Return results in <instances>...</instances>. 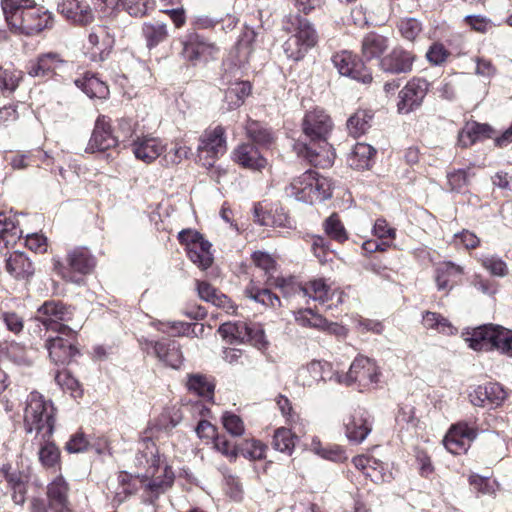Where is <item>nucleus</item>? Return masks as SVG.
I'll return each instance as SVG.
<instances>
[{
	"label": "nucleus",
	"mask_w": 512,
	"mask_h": 512,
	"mask_svg": "<svg viewBox=\"0 0 512 512\" xmlns=\"http://www.w3.org/2000/svg\"><path fill=\"white\" fill-rule=\"evenodd\" d=\"M333 127L334 123L324 109L307 111L301 123L302 133L293 145L295 153L314 166L331 163L335 158L329 143Z\"/></svg>",
	"instance_id": "nucleus-1"
},
{
	"label": "nucleus",
	"mask_w": 512,
	"mask_h": 512,
	"mask_svg": "<svg viewBox=\"0 0 512 512\" xmlns=\"http://www.w3.org/2000/svg\"><path fill=\"white\" fill-rule=\"evenodd\" d=\"M1 7L15 34L33 36L51 27L53 22L52 14L34 0H1Z\"/></svg>",
	"instance_id": "nucleus-2"
},
{
	"label": "nucleus",
	"mask_w": 512,
	"mask_h": 512,
	"mask_svg": "<svg viewBox=\"0 0 512 512\" xmlns=\"http://www.w3.org/2000/svg\"><path fill=\"white\" fill-rule=\"evenodd\" d=\"M174 483V473L170 467L164 465L163 478H139L121 471L117 476V486L114 489V502L121 504L139 489H143V501L155 505V501L164 494Z\"/></svg>",
	"instance_id": "nucleus-3"
},
{
	"label": "nucleus",
	"mask_w": 512,
	"mask_h": 512,
	"mask_svg": "<svg viewBox=\"0 0 512 512\" xmlns=\"http://www.w3.org/2000/svg\"><path fill=\"white\" fill-rule=\"evenodd\" d=\"M56 424V408L51 400L37 391L26 399L23 425L26 433L36 432L40 437H52Z\"/></svg>",
	"instance_id": "nucleus-4"
},
{
	"label": "nucleus",
	"mask_w": 512,
	"mask_h": 512,
	"mask_svg": "<svg viewBox=\"0 0 512 512\" xmlns=\"http://www.w3.org/2000/svg\"><path fill=\"white\" fill-rule=\"evenodd\" d=\"M285 194L305 203L323 202L332 196L331 184L327 178L309 169L285 187Z\"/></svg>",
	"instance_id": "nucleus-5"
},
{
	"label": "nucleus",
	"mask_w": 512,
	"mask_h": 512,
	"mask_svg": "<svg viewBox=\"0 0 512 512\" xmlns=\"http://www.w3.org/2000/svg\"><path fill=\"white\" fill-rule=\"evenodd\" d=\"M466 341L475 351L497 350L512 358V330L503 326L485 324L474 328Z\"/></svg>",
	"instance_id": "nucleus-6"
},
{
	"label": "nucleus",
	"mask_w": 512,
	"mask_h": 512,
	"mask_svg": "<svg viewBox=\"0 0 512 512\" xmlns=\"http://www.w3.org/2000/svg\"><path fill=\"white\" fill-rule=\"evenodd\" d=\"M96 266V259L86 247H76L66 256V264L54 260V270L67 282L81 284L83 276L90 274Z\"/></svg>",
	"instance_id": "nucleus-7"
},
{
	"label": "nucleus",
	"mask_w": 512,
	"mask_h": 512,
	"mask_svg": "<svg viewBox=\"0 0 512 512\" xmlns=\"http://www.w3.org/2000/svg\"><path fill=\"white\" fill-rule=\"evenodd\" d=\"M37 314V319L47 331H53L66 337H72L76 334L75 330L64 323L73 318L74 311L71 306L64 304L62 301H45L38 308Z\"/></svg>",
	"instance_id": "nucleus-8"
},
{
	"label": "nucleus",
	"mask_w": 512,
	"mask_h": 512,
	"mask_svg": "<svg viewBox=\"0 0 512 512\" xmlns=\"http://www.w3.org/2000/svg\"><path fill=\"white\" fill-rule=\"evenodd\" d=\"M379 377L380 371L375 361L365 356H359L351 363L346 374L336 371L335 382L347 386L357 383L360 388H367L377 384Z\"/></svg>",
	"instance_id": "nucleus-9"
},
{
	"label": "nucleus",
	"mask_w": 512,
	"mask_h": 512,
	"mask_svg": "<svg viewBox=\"0 0 512 512\" xmlns=\"http://www.w3.org/2000/svg\"><path fill=\"white\" fill-rule=\"evenodd\" d=\"M227 151L226 130L217 125L206 129L199 137L197 147L199 161L206 168L214 166L215 161Z\"/></svg>",
	"instance_id": "nucleus-10"
},
{
	"label": "nucleus",
	"mask_w": 512,
	"mask_h": 512,
	"mask_svg": "<svg viewBox=\"0 0 512 512\" xmlns=\"http://www.w3.org/2000/svg\"><path fill=\"white\" fill-rule=\"evenodd\" d=\"M0 473L3 475L7 486L12 491V500L17 505H23L26 501L28 483L32 476V468L23 460L15 466L11 463H3L0 466Z\"/></svg>",
	"instance_id": "nucleus-11"
},
{
	"label": "nucleus",
	"mask_w": 512,
	"mask_h": 512,
	"mask_svg": "<svg viewBox=\"0 0 512 512\" xmlns=\"http://www.w3.org/2000/svg\"><path fill=\"white\" fill-rule=\"evenodd\" d=\"M331 61L342 76L350 77L363 84L372 82V73L364 63L351 51L343 50L335 53Z\"/></svg>",
	"instance_id": "nucleus-12"
},
{
	"label": "nucleus",
	"mask_w": 512,
	"mask_h": 512,
	"mask_svg": "<svg viewBox=\"0 0 512 512\" xmlns=\"http://www.w3.org/2000/svg\"><path fill=\"white\" fill-rule=\"evenodd\" d=\"M429 86V82L424 78L410 79L399 92L398 112L408 114L419 108L429 91Z\"/></svg>",
	"instance_id": "nucleus-13"
},
{
	"label": "nucleus",
	"mask_w": 512,
	"mask_h": 512,
	"mask_svg": "<svg viewBox=\"0 0 512 512\" xmlns=\"http://www.w3.org/2000/svg\"><path fill=\"white\" fill-rule=\"evenodd\" d=\"M416 59L417 56L412 50L397 45L389 53L382 56L378 66L384 73L394 75L408 74L413 70Z\"/></svg>",
	"instance_id": "nucleus-14"
},
{
	"label": "nucleus",
	"mask_w": 512,
	"mask_h": 512,
	"mask_svg": "<svg viewBox=\"0 0 512 512\" xmlns=\"http://www.w3.org/2000/svg\"><path fill=\"white\" fill-rule=\"evenodd\" d=\"M120 143V135H115L110 119L100 115L96 119L92 135L85 151L87 153L104 152L116 147Z\"/></svg>",
	"instance_id": "nucleus-15"
},
{
	"label": "nucleus",
	"mask_w": 512,
	"mask_h": 512,
	"mask_svg": "<svg viewBox=\"0 0 512 512\" xmlns=\"http://www.w3.org/2000/svg\"><path fill=\"white\" fill-rule=\"evenodd\" d=\"M134 463L135 466L145 469L146 472L143 475L144 478H163V472L160 475H156L157 472L161 469V459L156 444L150 438H143L139 443V448L135 455ZM163 470L164 468L162 471Z\"/></svg>",
	"instance_id": "nucleus-16"
},
{
	"label": "nucleus",
	"mask_w": 512,
	"mask_h": 512,
	"mask_svg": "<svg viewBox=\"0 0 512 512\" xmlns=\"http://www.w3.org/2000/svg\"><path fill=\"white\" fill-rule=\"evenodd\" d=\"M343 424L347 439L351 443L360 444L371 433L373 418L368 411L358 408L343 420Z\"/></svg>",
	"instance_id": "nucleus-17"
},
{
	"label": "nucleus",
	"mask_w": 512,
	"mask_h": 512,
	"mask_svg": "<svg viewBox=\"0 0 512 512\" xmlns=\"http://www.w3.org/2000/svg\"><path fill=\"white\" fill-rule=\"evenodd\" d=\"M46 497L51 512H74L70 500V486L63 476H57L48 483Z\"/></svg>",
	"instance_id": "nucleus-18"
},
{
	"label": "nucleus",
	"mask_w": 512,
	"mask_h": 512,
	"mask_svg": "<svg viewBox=\"0 0 512 512\" xmlns=\"http://www.w3.org/2000/svg\"><path fill=\"white\" fill-rule=\"evenodd\" d=\"M477 431L467 422L461 421L452 425L444 437L445 448L452 454L466 452L470 443L476 439Z\"/></svg>",
	"instance_id": "nucleus-19"
},
{
	"label": "nucleus",
	"mask_w": 512,
	"mask_h": 512,
	"mask_svg": "<svg viewBox=\"0 0 512 512\" xmlns=\"http://www.w3.org/2000/svg\"><path fill=\"white\" fill-rule=\"evenodd\" d=\"M114 37L109 33L108 28L97 26L92 29L88 36V55L93 62H102L107 59L113 46Z\"/></svg>",
	"instance_id": "nucleus-20"
},
{
	"label": "nucleus",
	"mask_w": 512,
	"mask_h": 512,
	"mask_svg": "<svg viewBox=\"0 0 512 512\" xmlns=\"http://www.w3.org/2000/svg\"><path fill=\"white\" fill-rule=\"evenodd\" d=\"M92 0H60L59 13L68 21L77 25H88L94 20Z\"/></svg>",
	"instance_id": "nucleus-21"
},
{
	"label": "nucleus",
	"mask_w": 512,
	"mask_h": 512,
	"mask_svg": "<svg viewBox=\"0 0 512 512\" xmlns=\"http://www.w3.org/2000/svg\"><path fill=\"white\" fill-rule=\"evenodd\" d=\"M233 162L243 169L254 172L262 171L268 164L267 159L253 143H241L232 151Z\"/></svg>",
	"instance_id": "nucleus-22"
},
{
	"label": "nucleus",
	"mask_w": 512,
	"mask_h": 512,
	"mask_svg": "<svg viewBox=\"0 0 512 512\" xmlns=\"http://www.w3.org/2000/svg\"><path fill=\"white\" fill-rule=\"evenodd\" d=\"M72 337L57 334L55 337L50 336L46 340V348L49 352V357L56 365H66L78 353L77 348L74 346Z\"/></svg>",
	"instance_id": "nucleus-23"
},
{
	"label": "nucleus",
	"mask_w": 512,
	"mask_h": 512,
	"mask_svg": "<svg viewBox=\"0 0 512 512\" xmlns=\"http://www.w3.org/2000/svg\"><path fill=\"white\" fill-rule=\"evenodd\" d=\"M335 373L328 362L313 360L298 371L297 381L302 386H312L318 381H335Z\"/></svg>",
	"instance_id": "nucleus-24"
},
{
	"label": "nucleus",
	"mask_w": 512,
	"mask_h": 512,
	"mask_svg": "<svg viewBox=\"0 0 512 512\" xmlns=\"http://www.w3.org/2000/svg\"><path fill=\"white\" fill-rule=\"evenodd\" d=\"M182 45V55L190 62L198 61L201 57L210 55L215 50L213 43L195 32L186 34L183 37Z\"/></svg>",
	"instance_id": "nucleus-25"
},
{
	"label": "nucleus",
	"mask_w": 512,
	"mask_h": 512,
	"mask_svg": "<svg viewBox=\"0 0 512 512\" xmlns=\"http://www.w3.org/2000/svg\"><path fill=\"white\" fill-rule=\"evenodd\" d=\"M493 135L494 130L489 124L468 121L458 133V145L468 148L478 141L492 138Z\"/></svg>",
	"instance_id": "nucleus-26"
},
{
	"label": "nucleus",
	"mask_w": 512,
	"mask_h": 512,
	"mask_svg": "<svg viewBox=\"0 0 512 512\" xmlns=\"http://www.w3.org/2000/svg\"><path fill=\"white\" fill-rule=\"evenodd\" d=\"M65 61L58 53L48 52L41 54L36 60L27 64V72L32 77H50L56 73Z\"/></svg>",
	"instance_id": "nucleus-27"
},
{
	"label": "nucleus",
	"mask_w": 512,
	"mask_h": 512,
	"mask_svg": "<svg viewBox=\"0 0 512 512\" xmlns=\"http://www.w3.org/2000/svg\"><path fill=\"white\" fill-rule=\"evenodd\" d=\"M157 358L171 368L178 369L183 363L180 344L173 339L151 342Z\"/></svg>",
	"instance_id": "nucleus-28"
},
{
	"label": "nucleus",
	"mask_w": 512,
	"mask_h": 512,
	"mask_svg": "<svg viewBox=\"0 0 512 512\" xmlns=\"http://www.w3.org/2000/svg\"><path fill=\"white\" fill-rule=\"evenodd\" d=\"M164 148L159 139L148 136L137 137L132 143L135 157L145 163L156 160L163 153Z\"/></svg>",
	"instance_id": "nucleus-29"
},
{
	"label": "nucleus",
	"mask_w": 512,
	"mask_h": 512,
	"mask_svg": "<svg viewBox=\"0 0 512 512\" xmlns=\"http://www.w3.org/2000/svg\"><path fill=\"white\" fill-rule=\"evenodd\" d=\"M389 47V39L381 34L370 32L367 33L361 41V54L363 59L371 61L380 59Z\"/></svg>",
	"instance_id": "nucleus-30"
},
{
	"label": "nucleus",
	"mask_w": 512,
	"mask_h": 512,
	"mask_svg": "<svg viewBox=\"0 0 512 512\" xmlns=\"http://www.w3.org/2000/svg\"><path fill=\"white\" fill-rule=\"evenodd\" d=\"M252 260L258 268L264 271L267 286L283 288L286 285L287 280L285 278L274 275L277 264L271 255L266 252L256 251L252 254Z\"/></svg>",
	"instance_id": "nucleus-31"
},
{
	"label": "nucleus",
	"mask_w": 512,
	"mask_h": 512,
	"mask_svg": "<svg viewBox=\"0 0 512 512\" xmlns=\"http://www.w3.org/2000/svg\"><path fill=\"white\" fill-rule=\"evenodd\" d=\"M256 36L257 33L253 28H244L234 47L235 65L243 67L249 62L250 57L254 51Z\"/></svg>",
	"instance_id": "nucleus-32"
},
{
	"label": "nucleus",
	"mask_w": 512,
	"mask_h": 512,
	"mask_svg": "<svg viewBox=\"0 0 512 512\" xmlns=\"http://www.w3.org/2000/svg\"><path fill=\"white\" fill-rule=\"evenodd\" d=\"M6 270L17 279H28L34 274V266L25 253L14 251L6 260Z\"/></svg>",
	"instance_id": "nucleus-33"
},
{
	"label": "nucleus",
	"mask_w": 512,
	"mask_h": 512,
	"mask_svg": "<svg viewBox=\"0 0 512 512\" xmlns=\"http://www.w3.org/2000/svg\"><path fill=\"white\" fill-rule=\"evenodd\" d=\"M463 274V268L451 261L441 263L436 269L435 281L438 290L452 289L457 278Z\"/></svg>",
	"instance_id": "nucleus-34"
},
{
	"label": "nucleus",
	"mask_w": 512,
	"mask_h": 512,
	"mask_svg": "<svg viewBox=\"0 0 512 512\" xmlns=\"http://www.w3.org/2000/svg\"><path fill=\"white\" fill-rule=\"evenodd\" d=\"M74 83L90 98L104 99L109 94L106 83L88 72L83 77L75 79Z\"/></svg>",
	"instance_id": "nucleus-35"
},
{
	"label": "nucleus",
	"mask_w": 512,
	"mask_h": 512,
	"mask_svg": "<svg viewBox=\"0 0 512 512\" xmlns=\"http://www.w3.org/2000/svg\"><path fill=\"white\" fill-rule=\"evenodd\" d=\"M422 325L428 330H435L438 333L451 336L457 334V328L442 314L432 311H425L422 315Z\"/></svg>",
	"instance_id": "nucleus-36"
},
{
	"label": "nucleus",
	"mask_w": 512,
	"mask_h": 512,
	"mask_svg": "<svg viewBox=\"0 0 512 512\" xmlns=\"http://www.w3.org/2000/svg\"><path fill=\"white\" fill-rule=\"evenodd\" d=\"M251 84L248 81H239L232 83L225 91L224 102L227 104V110L239 108L249 96Z\"/></svg>",
	"instance_id": "nucleus-37"
},
{
	"label": "nucleus",
	"mask_w": 512,
	"mask_h": 512,
	"mask_svg": "<svg viewBox=\"0 0 512 512\" xmlns=\"http://www.w3.org/2000/svg\"><path fill=\"white\" fill-rule=\"evenodd\" d=\"M247 137L256 146H269L274 140L273 133L264 124L259 121L248 119L245 124Z\"/></svg>",
	"instance_id": "nucleus-38"
},
{
	"label": "nucleus",
	"mask_w": 512,
	"mask_h": 512,
	"mask_svg": "<svg viewBox=\"0 0 512 512\" xmlns=\"http://www.w3.org/2000/svg\"><path fill=\"white\" fill-rule=\"evenodd\" d=\"M375 153L376 150L371 145L366 143H357L348 156V164L353 169H367L369 168L370 162Z\"/></svg>",
	"instance_id": "nucleus-39"
},
{
	"label": "nucleus",
	"mask_w": 512,
	"mask_h": 512,
	"mask_svg": "<svg viewBox=\"0 0 512 512\" xmlns=\"http://www.w3.org/2000/svg\"><path fill=\"white\" fill-rule=\"evenodd\" d=\"M296 322L303 327L317 328L336 332L340 327L337 324H329L321 315L313 312L312 309L299 310L295 314Z\"/></svg>",
	"instance_id": "nucleus-40"
},
{
	"label": "nucleus",
	"mask_w": 512,
	"mask_h": 512,
	"mask_svg": "<svg viewBox=\"0 0 512 512\" xmlns=\"http://www.w3.org/2000/svg\"><path fill=\"white\" fill-rule=\"evenodd\" d=\"M52 437H40L38 457L40 463L46 468L60 466V450L51 440Z\"/></svg>",
	"instance_id": "nucleus-41"
},
{
	"label": "nucleus",
	"mask_w": 512,
	"mask_h": 512,
	"mask_svg": "<svg viewBox=\"0 0 512 512\" xmlns=\"http://www.w3.org/2000/svg\"><path fill=\"white\" fill-rule=\"evenodd\" d=\"M211 246V243L202 236V239L197 242V246L188 250L189 259L199 268L207 269L213 262Z\"/></svg>",
	"instance_id": "nucleus-42"
},
{
	"label": "nucleus",
	"mask_w": 512,
	"mask_h": 512,
	"mask_svg": "<svg viewBox=\"0 0 512 512\" xmlns=\"http://www.w3.org/2000/svg\"><path fill=\"white\" fill-rule=\"evenodd\" d=\"M21 230L13 217L0 213V246L4 247L16 242L20 238Z\"/></svg>",
	"instance_id": "nucleus-43"
},
{
	"label": "nucleus",
	"mask_w": 512,
	"mask_h": 512,
	"mask_svg": "<svg viewBox=\"0 0 512 512\" xmlns=\"http://www.w3.org/2000/svg\"><path fill=\"white\" fill-rule=\"evenodd\" d=\"M373 115L367 110H358L347 120V129L353 137H359L371 127Z\"/></svg>",
	"instance_id": "nucleus-44"
},
{
	"label": "nucleus",
	"mask_w": 512,
	"mask_h": 512,
	"mask_svg": "<svg viewBox=\"0 0 512 512\" xmlns=\"http://www.w3.org/2000/svg\"><path fill=\"white\" fill-rule=\"evenodd\" d=\"M142 34L146 40L147 47L150 49L163 42L168 36L166 25L159 21L144 23Z\"/></svg>",
	"instance_id": "nucleus-45"
},
{
	"label": "nucleus",
	"mask_w": 512,
	"mask_h": 512,
	"mask_svg": "<svg viewBox=\"0 0 512 512\" xmlns=\"http://www.w3.org/2000/svg\"><path fill=\"white\" fill-rule=\"evenodd\" d=\"M469 485L477 497L481 496H495L499 488L496 480L489 477H483L478 474H472L468 479Z\"/></svg>",
	"instance_id": "nucleus-46"
},
{
	"label": "nucleus",
	"mask_w": 512,
	"mask_h": 512,
	"mask_svg": "<svg viewBox=\"0 0 512 512\" xmlns=\"http://www.w3.org/2000/svg\"><path fill=\"white\" fill-rule=\"evenodd\" d=\"M297 436L292 433L288 428L281 427L275 430L273 435L272 446L275 450L291 455Z\"/></svg>",
	"instance_id": "nucleus-47"
},
{
	"label": "nucleus",
	"mask_w": 512,
	"mask_h": 512,
	"mask_svg": "<svg viewBox=\"0 0 512 512\" xmlns=\"http://www.w3.org/2000/svg\"><path fill=\"white\" fill-rule=\"evenodd\" d=\"M323 228L326 235L338 243H344L348 239L347 231L336 213L325 219Z\"/></svg>",
	"instance_id": "nucleus-48"
},
{
	"label": "nucleus",
	"mask_w": 512,
	"mask_h": 512,
	"mask_svg": "<svg viewBox=\"0 0 512 512\" xmlns=\"http://www.w3.org/2000/svg\"><path fill=\"white\" fill-rule=\"evenodd\" d=\"M218 332L225 339L245 342L248 335V324L243 321L225 322L220 325Z\"/></svg>",
	"instance_id": "nucleus-49"
},
{
	"label": "nucleus",
	"mask_w": 512,
	"mask_h": 512,
	"mask_svg": "<svg viewBox=\"0 0 512 512\" xmlns=\"http://www.w3.org/2000/svg\"><path fill=\"white\" fill-rule=\"evenodd\" d=\"M295 38L306 48L311 49L317 43V33L312 24L305 18H297V32Z\"/></svg>",
	"instance_id": "nucleus-50"
},
{
	"label": "nucleus",
	"mask_w": 512,
	"mask_h": 512,
	"mask_svg": "<svg viewBox=\"0 0 512 512\" xmlns=\"http://www.w3.org/2000/svg\"><path fill=\"white\" fill-rule=\"evenodd\" d=\"M187 388L201 397H211L214 392V385L200 374H191L188 377Z\"/></svg>",
	"instance_id": "nucleus-51"
},
{
	"label": "nucleus",
	"mask_w": 512,
	"mask_h": 512,
	"mask_svg": "<svg viewBox=\"0 0 512 512\" xmlns=\"http://www.w3.org/2000/svg\"><path fill=\"white\" fill-rule=\"evenodd\" d=\"M305 296L313 300L325 302L328 300L329 287L323 279H314L301 287Z\"/></svg>",
	"instance_id": "nucleus-52"
},
{
	"label": "nucleus",
	"mask_w": 512,
	"mask_h": 512,
	"mask_svg": "<svg viewBox=\"0 0 512 512\" xmlns=\"http://www.w3.org/2000/svg\"><path fill=\"white\" fill-rule=\"evenodd\" d=\"M397 28L405 40L413 42L422 31V23L414 17H407L398 21Z\"/></svg>",
	"instance_id": "nucleus-53"
},
{
	"label": "nucleus",
	"mask_w": 512,
	"mask_h": 512,
	"mask_svg": "<svg viewBox=\"0 0 512 512\" xmlns=\"http://www.w3.org/2000/svg\"><path fill=\"white\" fill-rule=\"evenodd\" d=\"M248 296L266 306L276 307L280 306L279 297L273 293L270 288H257L255 286H251L247 288Z\"/></svg>",
	"instance_id": "nucleus-54"
},
{
	"label": "nucleus",
	"mask_w": 512,
	"mask_h": 512,
	"mask_svg": "<svg viewBox=\"0 0 512 512\" xmlns=\"http://www.w3.org/2000/svg\"><path fill=\"white\" fill-rule=\"evenodd\" d=\"M22 80V72L0 67V89L3 93H13Z\"/></svg>",
	"instance_id": "nucleus-55"
},
{
	"label": "nucleus",
	"mask_w": 512,
	"mask_h": 512,
	"mask_svg": "<svg viewBox=\"0 0 512 512\" xmlns=\"http://www.w3.org/2000/svg\"><path fill=\"white\" fill-rule=\"evenodd\" d=\"M267 446L259 440H246L240 447V454L250 460L265 458Z\"/></svg>",
	"instance_id": "nucleus-56"
},
{
	"label": "nucleus",
	"mask_w": 512,
	"mask_h": 512,
	"mask_svg": "<svg viewBox=\"0 0 512 512\" xmlns=\"http://www.w3.org/2000/svg\"><path fill=\"white\" fill-rule=\"evenodd\" d=\"M482 266L493 276L504 277L508 273L506 263L495 255H483L480 258Z\"/></svg>",
	"instance_id": "nucleus-57"
},
{
	"label": "nucleus",
	"mask_w": 512,
	"mask_h": 512,
	"mask_svg": "<svg viewBox=\"0 0 512 512\" xmlns=\"http://www.w3.org/2000/svg\"><path fill=\"white\" fill-rule=\"evenodd\" d=\"M450 51L440 42L432 43L427 52L426 59L433 66H441L450 56Z\"/></svg>",
	"instance_id": "nucleus-58"
},
{
	"label": "nucleus",
	"mask_w": 512,
	"mask_h": 512,
	"mask_svg": "<svg viewBox=\"0 0 512 512\" xmlns=\"http://www.w3.org/2000/svg\"><path fill=\"white\" fill-rule=\"evenodd\" d=\"M286 56L294 61H299L304 58L308 52L299 39L297 40L294 35L290 36L283 45Z\"/></svg>",
	"instance_id": "nucleus-59"
},
{
	"label": "nucleus",
	"mask_w": 512,
	"mask_h": 512,
	"mask_svg": "<svg viewBox=\"0 0 512 512\" xmlns=\"http://www.w3.org/2000/svg\"><path fill=\"white\" fill-rule=\"evenodd\" d=\"M396 423L402 428L416 427L415 408L411 404H401L396 415Z\"/></svg>",
	"instance_id": "nucleus-60"
},
{
	"label": "nucleus",
	"mask_w": 512,
	"mask_h": 512,
	"mask_svg": "<svg viewBox=\"0 0 512 512\" xmlns=\"http://www.w3.org/2000/svg\"><path fill=\"white\" fill-rule=\"evenodd\" d=\"M213 443L216 450L230 460H235L240 453V447H237L235 443L230 441L225 435H218V437H215Z\"/></svg>",
	"instance_id": "nucleus-61"
},
{
	"label": "nucleus",
	"mask_w": 512,
	"mask_h": 512,
	"mask_svg": "<svg viewBox=\"0 0 512 512\" xmlns=\"http://www.w3.org/2000/svg\"><path fill=\"white\" fill-rule=\"evenodd\" d=\"M222 423L227 432L232 436H241L244 433V423L236 414L229 412L224 413Z\"/></svg>",
	"instance_id": "nucleus-62"
},
{
	"label": "nucleus",
	"mask_w": 512,
	"mask_h": 512,
	"mask_svg": "<svg viewBox=\"0 0 512 512\" xmlns=\"http://www.w3.org/2000/svg\"><path fill=\"white\" fill-rule=\"evenodd\" d=\"M484 388H487V399L490 407L500 406L507 397V393L499 383H487Z\"/></svg>",
	"instance_id": "nucleus-63"
},
{
	"label": "nucleus",
	"mask_w": 512,
	"mask_h": 512,
	"mask_svg": "<svg viewBox=\"0 0 512 512\" xmlns=\"http://www.w3.org/2000/svg\"><path fill=\"white\" fill-rule=\"evenodd\" d=\"M0 320L4 323L6 328L14 334H18L23 330V318L15 312L1 311Z\"/></svg>",
	"instance_id": "nucleus-64"
}]
</instances>
